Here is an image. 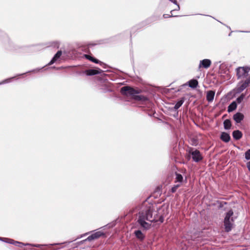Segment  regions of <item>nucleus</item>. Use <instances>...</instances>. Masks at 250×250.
<instances>
[{
    "mask_svg": "<svg viewBox=\"0 0 250 250\" xmlns=\"http://www.w3.org/2000/svg\"><path fill=\"white\" fill-rule=\"evenodd\" d=\"M250 84V77L245 81L240 82L237 86L233 89L235 94H239L244 91Z\"/></svg>",
    "mask_w": 250,
    "mask_h": 250,
    "instance_id": "423d86ee",
    "label": "nucleus"
},
{
    "mask_svg": "<svg viewBox=\"0 0 250 250\" xmlns=\"http://www.w3.org/2000/svg\"><path fill=\"white\" fill-rule=\"evenodd\" d=\"M135 236L137 239L141 241H143L145 238V235L143 234L141 230L138 229L134 231Z\"/></svg>",
    "mask_w": 250,
    "mask_h": 250,
    "instance_id": "aec40b11",
    "label": "nucleus"
},
{
    "mask_svg": "<svg viewBox=\"0 0 250 250\" xmlns=\"http://www.w3.org/2000/svg\"><path fill=\"white\" fill-rule=\"evenodd\" d=\"M180 186V184H177V185H174L171 189V192L172 193H174L176 192V190L177 189V188Z\"/></svg>",
    "mask_w": 250,
    "mask_h": 250,
    "instance_id": "cd10ccee",
    "label": "nucleus"
},
{
    "mask_svg": "<svg viewBox=\"0 0 250 250\" xmlns=\"http://www.w3.org/2000/svg\"><path fill=\"white\" fill-rule=\"evenodd\" d=\"M45 66L42 67V68H37L36 69H34L33 70H30V71H28L27 72H26V73H22V74H19L18 76H21V75H24V74H25L26 73H31V72H32V73H38L39 72L42 68H44Z\"/></svg>",
    "mask_w": 250,
    "mask_h": 250,
    "instance_id": "393cba45",
    "label": "nucleus"
},
{
    "mask_svg": "<svg viewBox=\"0 0 250 250\" xmlns=\"http://www.w3.org/2000/svg\"><path fill=\"white\" fill-rule=\"evenodd\" d=\"M223 204H227V202H220V204H219V208H223Z\"/></svg>",
    "mask_w": 250,
    "mask_h": 250,
    "instance_id": "2f4dec72",
    "label": "nucleus"
},
{
    "mask_svg": "<svg viewBox=\"0 0 250 250\" xmlns=\"http://www.w3.org/2000/svg\"><path fill=\"white\" fill-rule=\"evenodd\" d=\"M237 103L236 101L231 102L228 107V112L229 113L235 110L237 108Z\"/></svg>",
    "mask_w": 250,
    "mask_h": 250,
    "instance_id": "a211bd4d",
    "label": "nucleus"
},
{
    "mask_svg": "<svg viewBox=\"0 0 250 250\" xmlns=\"http://www.w3.org/2000/svg\"><path fill=\"white\" fill-rule=\"evenodd\" d=\"M84 56L87 59L90 60L92 62H94L97 64H99L101 66H102L103 68H104L105 69H107L108 68V66H107V64H106L105 63H104L103 62H101L99 60L91 56L90 55L86 54V55H84Z\"/></svg>",
    "mask_w": 250,
    "mask_h": 250,
    "instance_id": "9d476101",
    "label": "nucleus"
},
{
    "mask_svg": "<svg viewBox=\"0 0 250 250\" xmlns=\"http://www.w3.org/2000/svg\"><path fill=\"white\" fill-rule=\"evenodd\" d=\"M240 32L250 33V31H239Z\"/></svg>",
    "mask_w": 250,
    "mask_h": 250,
    "instance_id": "58836bf2",
    "label": "nucleus"
},
{
    "mask_svg": "<svg viewBox=\"0 0 250 250\" xmlns=\"http://www.w3.org/2000/svg\"><path fill=\"white\" fill-rule=\"evenodd\" d=\"M220 138L223 142L228 143L230 140V136L227 132H222L220 134Z\"/></svg>",
    "mask_w": 250,
    "mask_h": 250,
    "instance_id": "4468645a",
    "label": "nucleus"
},
{
    "mask_svg": "<svg viewBox=\"0 0 250 250\" xmlns=\"http://www.w3.org/2000/svg\"><path fill=\"white\" fill-rule=\"evenodd\" d=\"M224 127L226 130L230 129L231 127V123L229 119H226L223 123Z\"/></svg>",
    "mask_w": 250,
    "mask_h": 250,
    "instance_id": "412c9836",
    "label": "nucleus"
},
{
    "mask_svg": "<svg viewBox=\"0 0 250 250\" xmlns=\"http://www.w3.org/2000/svg\"><path fill=\"white\" fill-rule=\"evenodd\" d=\"M233 139L235 140H240L243 136V134L239 130H235L232 133Z\"/></svg>",
    "mask_w": 250,
    "mask_h": 250,
    "instance_id": "f3484780",
    "label": "nucleus"
},
{
    "mask_svg": "<svg viewBox=\"0 0 250 250\" xmlns=\"http://www.w3.org/2000/svg\"><path fill=\"white\" fill-rule=\"evenodd\" d=\"M96 43H89V44H88V47H90L91 45H92V46H94V45H96Z\"/></svg>",
    "mask_w": 250,
    "mask_h": 250,
    "instance_id": "f704fd0d",
    "label": "nucleus"
},
{
    "mask_svg": "<svg viewBox=\"0 0 250 250\" xmlns=\"http://www.w3.org/2000/svg\"><path fill=\"white\" fill-rule=\"evenodd\" d=\"M189 154L191 156L193 161L196 163L200 162L203 159L201 152L196 149L191 148L189 150Z\"/></svg>",
    "mask_w": 250,
    "mask_h": 250,
    "instance_id": "6e6552de",
    "label": "nucleus"
},
{
    "mask_svg": "<svg viewBox=\"0 0 250 250\" xmlns=\"http://www.w3.org/2000/svg\"><path fill=\"white\" fill-rule=\"evenodd\" d=\"M164 207V205H163L161 206V208H159L158 209H157V211H158L159 210H160V209H161V208H163Z\"/></svg>",
    "mask_w": 250,
    "mask_h": 250,
    "instance_id": "c9c22d12",
    "label": "nucleus"
},
{
    "mask_svg": "<svg viewBox=\"0 0 250 250\" xmlns=\"http://www.w3.org/2000/svg\"><path fill=\"white\" fill-rule=\"evenodd\" d=\"M250 71V67L249 66H243L238 67L236 69V76L237 78H245L248 75L249 71Z\"/></svg>",
    "mask_w": 250,
    "mask_h": 250,
    "instance_id": "0eeeda50",
    "label": "nucleus"
},
{
    "mask_svg": "<svg viewBox=\"0 0 250 250\" xmlns=\"http://www.w3.org/2000/svg\"><path fill=\"white\" fill-rule=\"evenodd\" d=\"M100 90H101V92L103 93L112 91V89L109 86L105 84L103 85V87L100 88Z\"/></svg>",
    "mask_w": 250,
    "mask_h": 250,
    "instance_id": "b1692460",
    "label": "nucleus"
},
{
    "mask_svg": "<svg viewBox=\"0 0 250 250\" xmlns=\"http://www.w3.org/2000/svg\"><path fill=\"white\" fill-rule=\"evenodd\" d=\"M170 1H171L172 3H173L175 4H177V2L176 0H169Z\"/></svg>",
    "mask_w": 250,
    "mask_h": 250,
    "instance_id": "72a5a7b5",
    "label": "nucleus"
},
{
    "mask_svg": "<svg viewBox=\"0 0 250 250\" xmlns=\"http://www.w3.org/2000/svg\"><path fill=\"white\" fill-rule=\"evenodd\" d=\"M245 155V157L246 160H250V149H248L247 151H246Z\"/></svg>",
    "mask_w": 250,
    "mask_h": 250,
    "instance_id": "c85d7f7f",
    "label": "nucleus"
},
{
    "mask_svg": "<svg viewBox=\"0 0 250 250\" xmlns=\"http://www.w3.org/2000/svg\"><path fill=\"white\" fill-rule=\"evenodd\" d=\"M175 182H179V183H182L183 181V177L182 175V174L175 172Z\"/></svg>",
    "mask_w": 250,
    "mask_h": 250,
    "instance_id": "5701e85b",
    "label": "nucleus"
},
{
    "mask_svg": "<svg viewBox=\"0 0 250 250\" xmlns=\"http://www.w3.org/2000/svg\"><path fill=\"white\" fill-rule=\"evenodd\" d=\"M166 211L163 214L158 215V213L155 215H153L154 208L152 205H149L146 207L140 210L138 213V223L145 229H148L150 228L151 224L146 222V221L150 222H159L160 224L163 223L164 217L168 213V208L167 206L165 208Z\"/></svg>",
    "mask_w": 250,
    "mask_h": 250,
    "instance_id": "f257e3e1",
    "label": "nucleus"
},
{
    "mask_svg": "<svg viewBox=\"0 0 250 250\" xmlns=\"http://www.w3.org/2000/svg\"><path fill=\"white\" fill-rule=\"evenodd\" d=\"M231 32H230V33L229 34V36H231Z\"/></svg>",
    "mask_w": 250,
    "mask_h": 250,
    "instance_id": "ea45409f",
    "label": "nucleus"
},
{
    "mask_svg": "<svg viewBox=\"0 0 250 250\" xmlns=\"http://www.w3.org/2000/svg\"><path fill=\"white\" fill-rule=\"evenodd\" d=\"M177 17V16H173L172 14H171V15H168V14H164L163 15V17L165 19L168 18L169 17Z\"/></svg>",
    "mask_w": 250,
    "mask_h": 250,
    "instance_id": "7c9ffc66",
    "label": "nucleus"
},
{
    "mask_svg": "<svg viewBox=\"0 0 250 250\" xmlns=\"http://www.w3.org/2000/svg\"><path fill=\"white\" fill-rule=\"evenodd\" d=\"M103 71L99 68H96L93 69H88L84 71V73L87 76H93L97 74H101Z\"/></svg>",
    "mask_w": 250,
    "mask_h": 250,
    "instance_id": "9b49d317",
    "label": "nucleus"
},
{
    "mask_svg": "<svg viewBox=\"0 0 250 250\" xmlns=\"http://www.w3.org/2000/svg\"><path fill=\"white\" fill-rule=\"evenodd\" d=\"M176 5L177 6V8L176 9H175V10H180V6L178 4H176Z\"/></svg>",
    "mask_w": 250,
    "mask_h": 250,
    "instance_id": "e433bc0d",
    "label": "nucleus"
},
{
    "mask_svg": "<svg viewBox=\"0 0 250 250\" xmlns=\"http://www.w3.org/2000/svg\"><path fill=\"white\" fill-rule=\"evenodd\" d=\"M3 242L14 245V246H17L20 248H22L24 246H34L35 247H38V248H42L43 247H46L45 249H42V250H55L56 249L53 248V247L59 245V244H47V245H40V244L32 245L29 243L24 244L22 242L15 241L11 239L6 238H5V240H4V241H3Z\"/></svg>",
    "mask_w": 250,
    "mask_h": 250,
    "instance_id": "20e7f679",
    "label": "nucleus"
},
{
    "mask_svg": "<svg viewBox=\"0 0 250 250\" xmlns=\"http://www.w3.org/2000/svg\"><path fill=\"white\" fill-rule=\"evenodd\" d=\"M0 37L2 38L5 43V48L7 50L15 53H25L27 50L35 46V44L26 45H18L14 44L10 40L7 35L0 29Z\"/></svg>",
    "mask_w": 250,
    "mask_h": 250,
    "instance_id": "f03ea898",
    "label": "nucleus"
},
{
    "mask_svg": "<svg viewBox=\"0 0 250 250\" xmlns=\"http://www.w3.org/2000/svg\"><path fill=\"white\" fill-rule=\"evenodd\" d=\"M15 78V77H11L10 78L5 79V80H3L2 81H1V82H0V85L3 84L5 83H9L11 82V80L12 79H14Z\"/></svg>",
    "mask_w": 250,
    "mask_h": 250,
    "instance_id": "bb28decb",
    "label": "nucleus"
},
{
    "mask_svg": "<svg viewBox=\"0 0 250 250\" xmlns=\"http://www.w3.org/2000/svg\"><path fill=\"white\" fill-rule=\"evenodd\" d=\"M101 236L105 237V234L104 232L101 231H97L91 234L86 239L84 240L83 241H91L92 240L97 239Z\"/></svg>",
    "mask_w": 250,
    "mask_h": 250,
    "instance_id": "1a4fd4ad",
    "label": "nucleus"
},
{
    "mask_svg": "<svg viewBox=\"0 0 250 250\" xmlns=\"http://www.w3.org/2000/svg\"><path fill=\"white\" fill-rule=\"evenodd\" d=\"M234 212L232 209H230L225 213L224 219V229L226 232L230 231L234 226V218L233 217Z\"/></svg>",
    "mask_w": 250,
    "mask_h": 250,
    "instance_id": "39448f33",
    "label": "nucleus"
},
{
    "mask_svg": "<svg viewBox=\"0 0 250 250\" xmlns=\"http://www.w3.org/2000/svg\"><path fill=\"white\" fill-rule=\"evenodd\" d=\"M245 97V94H244V93L241 94L240 96H239L238 98H237V99L235 101L236 102V103L240 104L242 102L243 99H244Z\"/></svg>",
    "mask_w": 250,
    "mask_h": 250,
    "instance_id": "a878e982",
    "label": "nucleus"
},
{
    "mask_svg": "<svg viewBox=\"0 0 250 250\" xmlns=\"http://www.w3.org/2000/svg\"><path fill=\"white\" fill-rule=\"evenodd\" d=\"M244 118V115L240 112H237L233 116V119L236 123H240Z\"/></svg>",
    "mask_w": 250,
    "mask_h": 250,
    "instance_id": "2eb2a0df",
    "label": "nucleus"
},
{
    "mask_svg": "<svg viewBox=\"0 0 250 250\" xmlns=\"http://www.w3.org/2000/svg\"><path fill=\"white\" fill-rule=\"evenodd\" d=\"M247 167H248V170L250 171V161L247 162Z\"/></svg>",
    "mask_w": 250,
    "mask_h": 250,
    "instance_id": "473e14b6",
    "label": "nucleus"
},
{
    "mask_svg": "<svg viewBox=\"0 0 250 250\" xmlns=\"http://www.w3.org/2000/svg\"><path fill=\"white\" fill-rule=\"evenodd\" d=\"M175 10H171V13H172V12H173Z\"/></svg>",
    "mask_w": 250,
    "mask_h": 250,
    "instance_id": "79ce46f5",
    "label": "nucleus"
},
{
    "mask_svg": "<svg viewBox=\"0 0 250 250\" xmlns=\"http://www.w3.org/2000/svg\"><path fill=\"white\" fill-rule=\"evenodd\" d=\"M87 234H88V233H85L84 234V235H87Z\"/></svg>",
    "mask_w": 250,
    "mask_h": 250,
    "instance_id": "a19ab883",
    "label": "nucleus"
},
{
    "mask_svg": "<svg viewBox=\"0 0 250 250\" xmlns=\"http://www.w3.org/2000/svg\"><path fill=\"white\" fill-rule=\"evenodd\" d=\"M184 102V98H182L179 100H178L176 102V103L175 104V105L174 106V110H176L178 109H179L182 106V105L183 104Z\"/></svg>",
    "mask_w": 250,
    "mask_h": 250,
    "instance_id": "4be33fe9",
    "label": "nucleus"
},
{
    "mask_svg": "<svg viewBox=\"0 0 250 250\" xmlns=\"http://www.w3.org/2000/svg\"><path fill=\"white\" fill-rule=\"evenodd\" d=\"M211 64V61L209 59H205L200 61L199 68H208Z\"/></svg>",
    "mask_w": 250,
    "mask_h": 250,
    "instance_id": "f8f14e48",
    "label": "nucleus"
},
{
    "mask_svg": "<svg viewBox=\"0 0 250 250\" xmlns=\"http://www.w3.org/2000/svg\"><path fill=\"white\" fill-rule=\"evenodd\" d=\"M191 144L193 146H197L198 144L197 140L195 139H192L191 140Z\"/></svg>",
    "mask_w": 250,
    "mask_h": 250,
    "instance_id": "c756f323",
    "label": "nucleus"
},
{
    "mask_svg": "<svg viewBox=\"0 0 250 250\" xmlns=\"http://www.w3.org/2000/svg\"><path fill=\"white\" fill-rule=\"evenodd\" d=\"M188 83V86L192 88H196L198 85V82L196 79H191Z\"/></svg>",
    "mask_w": 250,
    "mask_h": 250,
    "instance_id": "6ab92c4d",
    "label": "nucleus"
},
{
    "mask_svg": "<svg viewBox=\"0 0 250 250\" xmlns=\"http://www.w3.org/2000/svg\"><path fill=\"white\" fill-rule=\"evenodd\" d=\"M5 240V238L0 237V241H3Z\"/></svg>",
    "mask_w": 250,
    "mask_h": 250,
    "instance_id": "4c0bfd02",
    "label": "nucleus"
},
{
    "mask_svg": "<svg viewBox=\"0 0 250 250\" xmlns=\"http://www.w3.org/2000/svg\"><path fill=\"white\" fill-rule=\"evenodd\" d=\"M62 54V51L61 50H59L57 52V53L55 54L53 57L52 58L51 61L48 62V63L46 65H51L55 63L60 58L61 55Z\"/></svg>",
    "mask_w": 250,
    "mask_h": 250,
    "instance_id": "ddd939ff",
    "label": "nucleus"
},
{
    "mask_svg": "<svg viewBox=\"0 0 250 250\" xmlns=\"http://www.w3.org/2000/svg\"><path fill=\"white\" fill-rule=\"evenodd\" d=\"M215 92L213 90H208L207 92L206 99L208 102L210 103L213 101Z\"/></svg>",
    "mask_w": 250,
    "mask_h": 250,
    "instance_id": "dca6fc26",
    "label": "nucleus"
},
{
    "mask_svg": "<svg viewBox=\"0 0 250 250\" xmlns=\"http://www.w3.org/2000/svg\"><path fill=\"white\" fill-rule=\"evenodd\" d=\"M142 92L140 89H135L129 86H125L121 88V93L122 95L126 96H131L132 98L137 101L145 102L147 101L146 97L139 95Z\"/></svg>",
    "mask_w": 250,
    "mask_h": 250,
    "instance_id": "7ed1b4c3",
    "label": "nucleus"
}]
</instances>
